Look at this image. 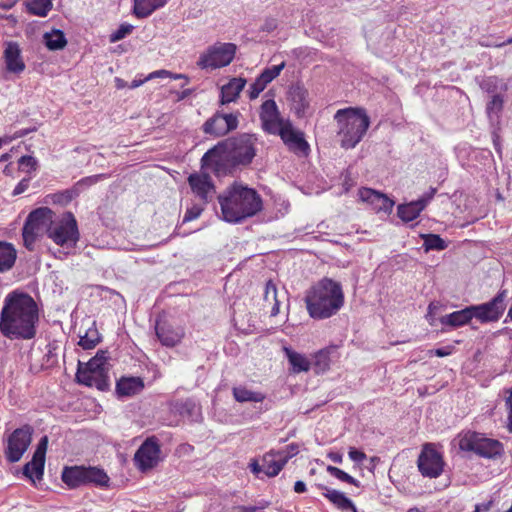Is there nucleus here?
Returning a JSON list of instances; mask_svg holds the SVG:
<instances>
[{"label": "nucleus", "mask_w": 512, "mask_h": 512, "mask_svg": "<svg viewBox=\"0 0 512 512\" xmlns=\"http://www.w3.org/2000/svg\"><path fill=\"white\" fill-rule=\"evenodd\" d=\"M38 307L27 293L12 291L6 295L0 312V332L8 339H32L36 334Z\"/></svg>", "instance_id": "f257e3e1"}, {"label": "nucleus", "mask_w": 512, "mask_h": 512, "mask_svg": "<svg viewBox=\"0 0 512 512\" xmlns=\"http://www.w3.org/2000/svg\"><path fill=\"white\" fill-rule=\"evenodd\" d=\"M255 142L256 138L249 134L227 139L203 155L202 166L221 173L239 165H248L255 157Z\"/></svg>", "instance_id": "f03ea898"}, {"label": "nucleus", "mask_w": 512, "mask_h": 512, "mask_svg": "<svg viewBox=\"0 0 512 512\" xmlns=\"http://www.w3.org/2000/svg\"><path fill=\"white\" fill-rule=\"evenodd\" d=\"M345 296L340 282L324 277L312 285L305 295L309 316L324 320L336 315L344 306Z\"/></svg>", "instance_id": "7ed1b4c3"}, {"label": "nucleus", "mask_w": 512, "mask_h": 512, "mask_svg": "<svg viewBox=\"0 0 512 512\" xmlns=\"http://www.w3.org/2000/svg\"><path fill=\"white\" fill-rule=\"evenodd\" d=\"M223 220L238 223L262 209V199L252 188L233 184L218 197Z\"/></svg>", "instance_id": "20e7f679"}, {"label": "nucleus", "mask_w": 512, "mask_h": 512, "mask_svg": "<svg viewBox=\"0 0 512 512\" xmlns=\"http://www.w3.org/2000/svg\"><path fill=\"white\" fill-rule=\"evenodd\" d=\"M339 127L338 136L342 148H354L366 134L370 118L362 108L340 109L334 115Z\"/></svg>", "instance_id": "39448f33"}, {"label": "nucleus", "mask_w": 512, "mask_h": 512, "mask_svg": "<svg viewBox=\"0 0 512 512\" xmlns=\"http://www.w3.org/2000/svg\"><path fill=\"white\" fill-rule=\"evenodd\" d=\"M55 213L48 207H40L29 213L22 229L24 246L33 251L36 240L44 233L48 236Z\"/></svg>", "instance_id": "423d86ee"}, {"label": "nucleus", "mask_w": 512, "mask_h": 512, "mask_svg": "<svg viewBox=\"0 0 512 512\" xmlns=\"http://www.w3.org/2000/svg\"><path fill=\"white\" fill-rule=\"evenodd\" d=\"M459 448L462 451L474 452L487 459L499 458L504 453V447L500 441L473 431L459 435Z\"/></svg>", "instance_id": "0eeeda50"}, {"label": "nucleus", "mask_w": 512, "mask_h": 512, "mask_svg": "<svg viewBox=\"0 0 512 512\" xmlns=\"http://www.w3.org/2000/svg\"><path fill=\"white\" fill-rule=\"evenodd\" d=\"M48 238L64 249L75 248L80 238L76 218L71 212L54 217L49 229Z\"/></svg>", "instance_id": "6e6552de"}, {"label": "nucleus", "mask_w": 512, "mask_h": 512, "mask_svg": "<svg viewBox=\"0 0 512 512\" xmlns=\"http://www.w3.org/2000/svg\"><path fill=\"white\" fill-rule=\"evenodd\" d=\"M108 369L99 364L98 359H90L85 365L78 364L76 379L78 383L88 387H96L98 390L105 391L109 387Z\"/></svg>", "instance_id": "1a4fd4ad"}, {"label": "nucleus", "mask_w": 512, "mask_h": 512, "mask_svg": "<svg viewBox=\"0 0 512 512\" xmlns=\"http://www.w3.org/2000/svg\"><path fill=\"white\" fill-rule=\"evenodd\" d=\"M236 45L233 43H215L208 47L197 62L202 69H216L229 65L235 56Z\"/></svg>", "instance_id": "9d476101"}, {"label": "nucleus", "mask_w": 512, "mask_h": 512, "mask_svg": "<svg viewBox=\"0 0 512 512\" xmlns=\"http://www.w3.org/2000/svg\"><path fill=\"white\" fill-rule=\"evenodd\" d=\"M507 290H500L497 295L486 303L471 305L472 318L481 323L497 321L505 310Z\"/></svg>", "instance_id": "9b49d317"}, {"label": "nucleus", "mask_w": 512, "mask_h": 512, "mask_svg": "<svg viewBox=\"0 0 512 512\" xmlns=\"http://www.w3.org/2000/svg\"><path fill=\"white\" fill-rule=\"evenodd\" d=\"M32 432V428L29 425H25L15 429L9 435L5 448V457L8 462L15 463L22 458L31 443Z\"/></svg>", "instance_id": "f8f14e48"}, {"label": "nucleus", "mask_w": 512, "mask_h": 512, "mask_svg": "<svg viewBox=\"0 0 512 512\" xmlns=\"http://www.w3.org/2000/svg\"><path fill=\"white\" fill-rule=\"evenodd\" d=\"M417 466L424 477L437 478L443 472L444 461L432 444H425L418 457Z\"/></svg>", "instance_id": "ddd939ff"}, {"label": "nucleus", "mask_w": 512, "mask_h": 512, "mask_svg": "<svg viewBox=\"0 0 512 512\" xmlns=\"http://www.w3.org/2000/svg\"><path fill=\"white\" fill-rule=\"evenodd\" d=\"M259 118L262 129L272 135H277L289 122L281 116L276 102L272 99H268L261 104Z\"/></svg>", "instance_id": "4468645a"}, {"label": "nucleus", "mask_w": 512, "mask_h": 512, "mask_svg": "<svg viewBox=\"0 0 512 512\" xmlns=\"http://www.w3.org/2000/svg\"><path fill=\"white\" fill-rule=\"evenodd\" d=\"M239 113H216L203 124L206 134L224 136L238 127Z\"/></svg>", "instance_id": "2eb2a0df"}, {"label": "nucleus", "mask_w": 512, "mask_h": 512, "mask_svg": "<svg viewBox=\"0 0 512 512\" xmlns=\"http://www.w3.org/2000/svg\"><path fill=\"white\" fill-rule=\"evenodd\" d=\"M160 452L157 438L149 437L136 451L134 460L141 471H146L157 465Z\"/></svg>", "instance_id": "dca6fc26"}, {"label": "nucleus", "mask_w": 512, "mask_h": 512, "mask_svg": "<svg viewBox=\"0 0 512 512\" xmlns=\"http://www.w3.org/2000/svg\"><path fill=\"white\" fill-rule=\"evenodd\" d=\"M436 189L430 188L419 199L409 203L400 204L397 207V214L404 222H410L416 219L420 213L426 208L428 203L433 199Z\"/></svg>", "instance_id": "f3484780"}, {"label": "nucleus", "mask_w": 512, "mask_h": 512, "mask_svg": "<svg viewBox=\"0 0 512 512\" xmlns=\"http://www.w3.org/2000/svg\"><path fill=\"white\" fill-rule=\"evenodd\" d=\"M193 193L204 203H208L215 192L211 177L207 173H193L188 177Z\"/></svg>", "instance_id": "a211bd4d"}, {"label": "nucleus", "mask_w": 512, "mask_h": 512, "mask_svg": "<svg viewBox=\"0 0 512 512\" xmlns=\"http://www.w3.org/2000/svg\"><path fill=\"white\" fill-rule=\"evenodd\" d=\"M358 195L361 201L370 204L372 209L376 212L390 213L393 209V200L385 194L371 188H361Z\"/></svg>", "instance_id": "6ab92c4d"}, {"label": "nucleus", "mask_w": 512, "mask_h": 512, "mask_svg": "<svg viewBox=\"0 0 512 512\" xmlns=\"http://www.w3.org/2000/svg\"><path fill=\"white\" fill-rule=\"evenodd\" d=\"M277 135L281 137L291 151L307 155L309 145L304 139L303 133L295 131L290 121L285 124L284 128Z\"/></svg>", "instance_id": "aec40b11"}, {"label": "nucleus", "mask_w": 512, "mask_h": 512, "mask_svg": "<svg viewBox=\"0 0 512 512\" xmlns=\"http://www.w3.org/2000/svg\"><path fill=\"white\" fill-rule=\"evenodd\" d=\"M3 60L6 70L10 73L20 74L25 70V63L21 57V49L17 42L8 41L5 43Z\"/></svg>", "instance_id": "412c9836"}, {"label": "nucleus", "mask_w": 512, "mask_h": 512, "mask_svg": "<svg viewBox=\"0 0 512 512\" xmlns=\"http://www.w3.org/2000/svg\"><path fill=\"white\" fill-rule=\"evenodd\" d=\"M156 335L162 345L167 347H174L184 337V330L181 327H173L166 322H157Z\"/></svg>", "instance_id": "4be33fe9"}, {"label": "nucleus", "mask_w": 512, "mask_h": 512, "mask_svg": "<svg viewBox=\"0 0 512 512\" xmlns=\"http://www.w3.org/2000/svg\"><path fill=\"white\" fill-rule=\"evenodd\" d=\"M472 319L471 308L467 306L464 309L441 316L439 322L445 327L458 328L468 324Z\"/></svg>", "instance_id": "5701e85b"}, {"label": "nucleus", "mask_w": 512, "mask_h": 512, "mask_svg": "<svg viewBox=\"0 0 512 512\" xmlns=\"http://www.w3.org/2000/svg\"><path fill=\"white\" fill-rule=\"evenodd\" d=\"M316 487L323 491V496L326 497L331 503L341 510H352L356 512V507L353 502L345 496L343 492L338 490L329 489L323 484H317Z\"/></svg>", "instance_id": "b1692460"}, {"label": "nucleus", "mask_w": 512, "mask_h": 512, "mask_svg": "<svg viewBox=\"0 0 512 512\" xmlns=\"http://www.w3.org/2000/svg\"><path fill=\"white\" fill-rule=\"evenodd\" d=\"M143 388L144 383L140 377H122L116 384L117 394L125 397L136 395Z\"/></svg>", "instance_id": "393cba45"}, {"label": "nucleus", "mask_w": 512, "mask_h": 512, "mask_svg": "<svg viewBox=\"0 0 512 512\" xmlns=\"http://www.w3.org/2000/svg\"><path fill=\"white\" fill-rule=\"evenodd\" d=\"M283 351L291 366L292 373L299 374L301 372H308L311 369L312 363L304 354L298 353L288 347H284Z\"/></svg>", "instance_id": "a878e982"}, {"label": "nucleus", "mask_w": 512, "mask_h": 512, "mask_svg": "<svg viewBox=\"0 0 512 512\" xmlns=\"http://www.w3.org/2000/svg\"><path fill=\"white\" fill-rule=\"evenodd\" d=\"M245 85L246 80L244 78H232L226 85L221 88V103L227 104L235 101Z\"/></svg>", "instance_id": "bb28decb"}, {"label": "nucleus", "mask_w": 512, "mask_h": 512, "mask_svg": "<svg viewBox=\"0 0 512 512\" xmlns=\"http://www.w3.org/2000/svg\"><path fill=\"white\" fill-rule=\"evenodd\" d=\"M289 94L295 113L302 116L309 106L307 90L301 85H295L290 89Z\"/></svg>", "instance_id": "cd10ccee"}, {"label": "nucleus", "mask_w": 512, "mask_h": 512, "mask_svg": "<svg viewBox=\"0 0 512 512\" xmlns=\"http://www.w3.org/2000/svg\"><path fill=\"white\" fill-rule=\"evenodd\" d=\"M61 478L71 489L84 486V466L64 467Z\"/></svg>", "instance_id": "c85d7f7f"}, {"label": "nucleus", "mask_w": 512, "mask_h": 512, "mask_svg": "<svg viewBox=\"0 0 512 512\" xmlns=\"http://www.w3.org/2000/svg\"><path fill=\"white\" fill-rule=\"evenodd\" d=\"M168 0H134L133 12L138 18H146L165 6Z\"/></svg>", "instance_id": "c756f323"}, {"label": "nucleus", "mask_w": 512, "mask_h": 512, "mask_svg": "<svg viewBox=\"0 0 512 512\" xmlns=\"http://www.w3.org/2000/svg\"><path fill=\"white\" fill-rule=\"evenodd\" d=\"M335 352L334 347H327L319 350L313 355L312 366L316 374H323L330 369L331 355Z\"/></svg>", "instance_id": "7c9ffc66"}, {"label": "nucleus", "mask_w": 512, "mask_h": 512, "mask_svg": "<svg viewBox=\"0 0 512 512\" xmlns=\"http://www.w3.org/2000/svg\"><path fill=\"white\" fill-rule=\"evenodd\" d=\"M109 480V476L103 469L92 466H84L85 485L105 487L108 486Z\"/></svg>", "instance_id": "2f4dec72"}, {"label": "nucleus", "mask_w": 512, "mask_h": 512, "mask_svg": "<svg viewBox=\"0 0 512 512\" xmlns=\"http://www.w3.org/2000/svg\"><path fill=\"white\" fill-rule=\"evenodd\" d=\"M17 252L8 242L0 241V272L9 271L15 264Z\"/></svg>", "instance_id": "473e14b6"}, {"label": "nucleus", "mask_w": 512, "mask_h": 512, "mask_svg": "<svg viewBox=\"0 0 512 512\" xmlns=\"http://www.w3.org/2000/svg\"><path fill=\"white\" fill-rule=\"evenodd\" d=\"M263 473L268 477H274L285 466V460H282L276 453H269L263 457Z\"/></svg>", "instance_id": "72a5a7b5"}, {"label": "nucleus", "mask_w": 512, "mask_h": 512, "mask_svg": "<svg viewBox=\"0 0 512 512\" xmlns=\"http://www.w3.org/2000/svg\"><path fill=\"white\" fill-rule=\"evenodd\" d=\"M233 396L238 402H262L265 399V395L261 392H255L247 389L244 386L234 387Z\"/></svg>", "instance_id": "f704fd0d"}, {"label": "nucleus", "mask_w": 512, "mask_h": 512, "mask_svg": "<svg viewBox=\"0 0 512 512\" xmlns=\"http://www.w3.org/2000/svg\"><path fill=\"white\" fill-rule=\"evenodd\" d=\"M53 0H26L27 11L38 17H46L53 7Z\"/></svg>", "instance_id": "c9c22d12"}, {"label": "nucleus", "mask_w": 512, "mask_h": 512, "mask_svg": "<svg viewBox=\"0 0 512 512\" xmlns=\"http://www.w3.org/2000/svg\"><path fill=\"white\" fill-rule=\"evenodd\" d=\"M45 459L39 460L33 455L30 462L26 463L23 467V474L31 480L41 479L44 473Z\"/></svg>", "instance_id": "e433bc0d"}, {"label": "nucleus", "mask_w": 512, "mask_h": 512, "mask_svg": "<svg viewBox=\"0 0 512 512\" xmlns=\"http://www.w3.org/2000/svg\"><path fill=\"white\" fill-rule=\"evenodd\" d=\"M100 341V334L95 326V322L92 326L87 328L84 335L80 336L78 344L85 350L94 348Z\"/></svg>", "instance_id": "4c0bfd02"}, {"label": "nucleus", "mask_w": 512, "mask_h": 512, "mask_svg": "<svg viewBox=\"0 0 512 512\" xmlns=\"http://www.w3.org/2000/svg\"><path fill=\"white\" fill-rule=\"evenodd\" d=\"M45 45L49 50H59L66 46L67 41L61 30H53L44 35Z\"/></svg>", "instance_id": "58836bf2"}, {"label": "nucleus", "mask_w": 512, "mask_h": 512, "mask_svg": "<svg viewBox=\"0 0 512 512\" xmlns=\"http://www.w3.org/2000/svg\"><path fill=\"white\" fill-rule=\"evenodd\" d=\"M423 247L425 251H442L447 248L446 242L437 234H423Z\"/></svg>", "instance_id": "ea45409f"}, {"label": "nucleus", "mask_w": 512, "mask_h": 512, "mask_svg": "<svg viewBox=\"0 0 512 512\" xmlns=\"http://www.w3.org/2000/svg\"><path fill=\"white\" fill-rule=\"evenodd\" d=\"M79 194L76 191L75 187L73 186L70 189L55 193L53 195V202L60 204V205H67L70 203L74 198L78 197Z\"/></svg>", "instance_id": "a19ab883"}, {"label": "nucleus", "mask_w": 512, "mask_h": 512, "mask_svg": "<svg viewBox=\"0 0 512 512\" xmlns=\"http://www.w3.org/2000/svg\"><path fill=\"white\" fill-rule=\"evenodd\" d=\"M326 470L330 475L334 476L335 478L343 482L349 483L354 486H359V481L357 479H355L354 477H352L351 475L337 467L329 465L327 466Z\"/></svg>", "instance_id": "79ce46f5"}, {"label": "nucleus", "mask_w": 512, "mask_h": 512, "mask_svg": "<svg viewBox=\"0 0 512 512\" xmlns=\"http://www.w3.org/2000/svg\"><path fill=\"white\" fill-rule=\"evenodd\" d=\"M106 178L104 174H97L80 179L74 184V187L80 195L86 188L96 184L99 180Z\"/></svg>", "instance_id": "37998d69"}, {"label": "nucleus", "mask_w": 512, "mask_h": 512, "mask_svg": "<svg viewBox=\"0 0 512 512\" xmlns=\"http://www.w3.org/2000/svg\"><path fill=\"white\" fill-rule=\"evenodd\" d=\"M503 97L499 94L493 95L491 101L487 104L486 112L491 118L493 115L498 116L503 108Z\"/></svg>", "instance_id": "c03bdc74"}, {"label": "nucleus", "mask_w": 512, "mask_h": 512, "mask_svg": "<svg viewBox=\"0 0 512 512\" xmlns=\"http://www.w3.org/2000/svg\"><path fill=\"white\" fill-rule=\"evenodd\" d=\"M133 29L134 27L131 24H121L119 28L110 35V42L115 43L124 39L127 35H129L132 32Z\"/></svg>", "instance_id": "a18cd8bd"}, {"label": "nucleus", "mask_w": 512, "mask_h": 512, "mask_svg": "<svg viewBox=\"0 0 512 512\" xmlns=\"http://www.w3.org/2000/svg\"><path fill=\"white\" fill-rule=\"evenodd\" d=\"M284 67H285L284 62H282L279 65H274V66L268 67L262 71L261 76L269 84L281 73V71L284 69Z\"/></svg>", "instance_id": "49530a36"}, {"label": "nucleus", "mask_w": 512, "mask_h": 512, "mask_svg": "<svg viewBox=\"0 0 512 512\" xmlns=\"http://www.w3.org/2000/svg\"><path fill=\"white\" fill-rule=\"evenodd\" d=\"M196 403L191 399H186L179 404L178 411L181 415L193 416L198 413Z\"/></svg>", "instance_id": "de8ad7c7"}, {"label": "nucleus", "mask_w": 512, "mask_h": 512, "mask_svg": "<svg viewBox=\"0 0 512 512\" xmlns=\"http://www.w3.org/2000/svg\"><path fill=\"white\" fill-rule=\"evenodd\" d=\"M19 168L24 172H31L36 170L38 162L36 158L32 156H22L19 161Z\"/></svg>", "instance_id": "09e8293b"}, {"label": "nucleus", "mask_w": 512, "mask_h": 512, "mask_svg": "<svg viewBox=\"0 0 512 512\" xmlns=\"http://www.w3.org/2000/svg\"><path fill=\"white\" fill-rule=\"evenodd\" d=\"M277 298H278V291H277L276 285L271 280H269L265 286L264 300L267 303L271 304V303H273V301H276Z\"/></svg>", "instance_id": "8fccbe9b"}, {"label": "nucleus", "mask_w": 512, "mask_h": 512, "mask_svg": "<svg viewBox=\"0 0 512 512\" xmlns=\"http://www.w3.org/2000/svg\"><path fill=\"white\" fill-rule=\"evenodd\" d=\"M203 211V208L198 205H193L188 208L183 217V223L190 222L197 219Z\"/></svg>", "instance_id": "3c124183"}, {"label": "nucleus", "mask_w": 512, "mask_h": 512, "mask_svg": "<svg viewBox=\"0 0 512 512\" xmlns=\"http://www.w3.org/2000/svg\"><path fill=\"white\" fill-rule=\"evenodd\" d=\"M298 453V446L294 444L287 445L285 449L277 452V455L281 457L282 460H285V464L288 462L290 458L295 456Z\"/></svg>", "instance_id": "603ef678"}, {"label": "nucleus", "mask_w": 512, "mask_h": 512, "mask_svg": "<svg viewBox=\"0 0 512 512\" xmlns=\"http://www.w3.org/2000/svg\"><path fill=\"white\" fill-rule=\"evenodd\" d=\"M47 445H48V438H47V436H44L40 439V441L37 445V449L34 452V455L36 456L37 459H39V460H41V458L45 459Z\"/></svg>", "instance_id": "864d4df0"}, {"label": "nucleus", "mask_w": 512, "mask_h": 512, "mask_svg": "<svg viewBox=\"0 0 512 512\" xmlns=\"http://www.w3.org/2000/svg\"><path fill=\"white\" fill-rule=\"evenodd\" d=\"M453 350H454L453 346H445V347L437 348L434 350H430L429 354L435 355L437 357H446V356L451 355Z\"/></svg>", "instance_id": "5fc2aeb1"}, {"label": "nucleus", "mask_w": 512, "mask_h": 512, "mask_svg": "<svg viewBox=\"0 0 512 512\" xmlns=\"http://www.w3.org/2000/svg\"><path fill=\"white\" fill-rule=\"evenodd\" d=\"M349 458L354 462H362L366 459V454L362 451H359L355 448H350L348 452Z\"/></svg>", "instance_id": "6e6d98bb"}, {"label": "nucleus", "mask_w": 512, "mask_h": 512, "mask_svg": "<svg viewBox=\"0 0 512 512\" xmlns=\"http://www.w3.org/2000/svg\"><path fill=\"white\" fill-rule=\"evenodd\" d=\"M278 27V22L274 18L265 19L263 25L261 26V30L265 32H273Z\"/></svg>", "instance_id": "4d7b16f0"}, {"label": "nucleus", "mask_w": 512, "mask_h": 512, "mask_svg": "<svg viewBox=\"0 0 512 512\" xmlns=\"http://www.w3.org/2000/svg\"><path fill=\"white\" fill-rule=\"evenodd\" d=\"M29 182H30V179L29 178H24L22 179L17 185L16 187L14 188L13 190V195L16 196V195H20L22 193H24L28 187H29Z\"/></svg>", "instance_id": "13d9d810"}, {"label": "nucleus", "mask_w": 512, "mask_h": 512, "mask_svg": "<svg viewBox=\"0 0 512 512\" xmlns=\"http://www.w3.org/2000/svg\"><path fill=\"white\" fill-rule=\"evenodd\" d=\"M170 77H172V72H170L168 70L161 69V70H157V71L150 73L145 78V80H151L154 78H170Z\"/></svg>", "instance_id": "bf43d9fd"}, {"label": "nucleus", "mask_w": 512, "mask_h": 512, "mask_svg": "<svg viewBox=\"0 0 512 512\" xmlns=\"http://www.w3.org/2000/svg\"><path fill=\"white\" fill-rule=\"evenodd\" d=\"M263 91L262 87L258 85L255 81L250 85L249 88V97L250 99H256L259 94Z\"/></svg>", "instance_id": "052dcab7"}, {"label": "nucleus", "mask_w": 512, "mask_h": 512, "mask_svg": "<svg viewBox=\"0 0 512 512\" xmlns=\"http://www.w3.org/2000/svg\"><path fill=\"white\" fill-rule=\"evenodd\" d=\"M493 501H488L485 503H480L475 506L474 512H488L492 507Z\"/></svg>", "instance_id": "680f3d73"}, {"label": "nucleus", "mask_w": 512, "mask_h": 512, "mask_svg": "<svg viewBox=\"0 0 512 512\" xmlns=\"http://www.w3.org/2000/svg\"><path fill=\"white\" fill-rule=\"evenodd\" d=\"M92 359H98L100 365H107V351H98L97 354Z\"/></svg>", "instance_id": "e2e57ef3"}, {"label": "nucleus", "mask_w": 512, "mask_h": 512, "mask_svg": "<svg viewBox=\"0 0 512 512\" xmlns=\"http://www.w3.org/2000/svg\"><path fill=\"white\" fill-rule=\"evenodd\" d=\"M328 458L333 461L334 463H338V464H341L342 461H343V456L342 454L338 453V452H330L328 453Z\"/></svg>", "instance_id": "0e129e2a"}, {"label": "nucleus", "mask_w": 512, "mask_h": 512, "mask_svg": "<svg viewBox=\"0 0 512 512\" xmlns=\"http://www.w3.org/2000/svg\"><path fill=\"white\" fill-rule=\"evenodd\" d=\"M508 396L505 398V407L507 411H512V387L507 391Z\"/></svg>", "instance_id": "69168bd1"}, {"label": "nucleus", "mask_w": 512, "mask_h": 512, "mask_svg": "<svg viewBox=\"0 0 512 512\" xmlns=\"http://www.w3.org/2000/svg\"><path fill=\"white\" fill-rule=\"evenodd\" d=\"M266 506V504H263L261 506H242L240 508L241 512H256L258 509H263Z\"/></svg>", "instance_id": "338daca9"}, {"label": "nucleus", "mask_w": 512, "mask_h": 512, "mask_svg": "<svg viewBox=\"0 0 512 512\" xmlns=\"http://www.w3.org/2000/svg\"><path fill=\"white\" fill-rule=\"evenodd\" d=\"M294 491L296 493H303L306 491V484L303 481H296L294 484Z\"/></svg>", "instance_id": "774afa93"}]
</instances>
